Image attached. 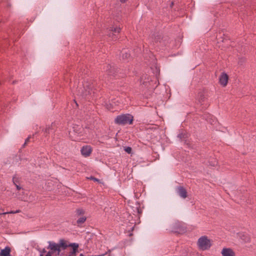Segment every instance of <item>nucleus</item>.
Here are the masks:
<instances>
[{
  "label": "nucleus",
  "instance_id": "1",
  "mask_svg": "<svg viewBox=\"0 0 256 256\" xmlns=\"http://www.w3.org/2000/svg\"><path fill=\"white\" fill-rule=\"evenodd\" d=\"M198 249L200 250H209L212 246V240L208 236H202L196 242Z\"/></svg>",
  "mask_w": 256,
  "mask_h": 256
},
{
  "label": "nucleus",
  "instance_id": "2",
  "mask_svg": "<svg viewBox=\"0 0 256 256\" xmlns=\"http://www.w3.org/2000/svg\"><path fill=\"white\" fill-rule=\"evenodd\" d=\"M132 121L133 116L128 114L118 116L114 120L116 124L122 125H124L128 123L132 124Z\"/></svg>",
  "mask_w": 256,
  "mask_h": 256
},
{
  "label": "nucleus",
  "instance_id": "3",
  "mask_svg": "<svg viewBox=\"0 0 256 256\" xmlns=\"http://www.w3.org/2000/svg\"><path fill=\"white\" fill-rule=\"evenodd\" d=\"M152 78L147 74L142 75L140 79V85L142 87L150 88L152 85Z\"/></svg>",
  "mask_w": 256,
  "mask_h": 256
},
{
  "label": "nucleus",
  "instance_id": "4",
  "mask_svg": "<svg viewBox=\"0 0 256 256\" xmlns=\"http://www.w3.org/2000/svg\"><path fill=\"white\" fill-rule=\"evenodd\" d=\"M121 28L118 26H113L109 28L108 36L112 39L116 38V36L120 32Z\"/></svg>",
  "mask_w": 256,
  "mask_h": 256
},
{
  "label": "nucleus",
  "instance_id": "5",
  "mask_svg": "<svg viewBox=\"0 0 256 256\" xmlns=\"http://www.w3.org/2000/svg\"><path fill=\"white\" fill-rule=\"evenodd\" d=\"M229 79L228 76L225 72H222L219 78V83L223 87L227 86Z\"/></svg>",
  "mask_w": 256,
  "mask_h": 256
},
{
  "label": "nucleus",
  "instance_id": "6",
  "mask_svg": "<svg viewBox=\"0 0 256 256\" xmlns=\"http://www.w3.org/2000/svg\"><path fill=\"white\" fill-rule=\"evenodd\" d=\"M92 152V147L90 146H83L81 149V153L85 157L88 156Z\"/></svg>",
  "mask_w": 256,
  "mask_h": 256
},
{
  "label": "nucleus",
  "instance_id": "7",
  "mask_svg": "<svg viewBox=\"0 0 256 256\" xmlns=\"http://www.w3.org/2000/svg\"><path fill=\"white\" fill-rule=\"evenodd\" d=\"M222 256H235V252L230 248H224L221 252Z\"/></svg>",
  "mask_w": 256,
  "mask_h": 256
},
{
  "label": "nucleus",
  "instance_id": "8",
  "mask_svg": "<svg viewBox=\"0 0 256 256\" xmlns=\"http://www.w3.org/2000/svg\"><path fill=\"white\" fill-rule=\"evenodd\" d=\"M178 192L180 197L186 198L188 196V193L185 188L180 186L178 188Z\"/></svg>",
  "mask_w": 256,
  "mask_h": 256
},
{
  "label": "nucleus",
  "instance_id": "9",
  "mask_svg": "<svg viewBox=\"0 0 256 256\" xmlns=\"http://www.w3.org/2000/svg\"><path fill=\"white\" fill-rule=\"evenodd\" d=\"M206 96L204 92H201L198 93L197 96V100L199 104H202L204 102L206 101Z\"/></svg>",
  "mask_w": 256,
  "mask_h": 256
},
{
  "label": "nucleus",
  "instance_id": "10",
  "mask_svg": "<svg viewBox=\"0 0 256 256\" xmlns=\"http://www.w3.org/2000/svg\"><path fill=\"white\" fill-rule=\"evenodd\" d=\"M10 248L7 246L4 249L1 250L0 256H10Z\"/></svg>",
  "mask_w": 256,
  "mask_h": 256
},
{
  "label": "nucleus",
  "instance_id": "11",
  "mask_svg": "<svg viewBox=\"0 0 256 256\" xmlns=\"http://www.w3.org/2000/svg\"><path fill=\"white\" fill-rule=\"evenodd\" d=\"M122 57L124 60H128L130 58V54L127 50H124L122 52Z\"/></svg>",
  "mask_w": 256,
  "mask_h": 256
},
{
  "label": "nucleus",
  "instance_id": "12",
  "mask_svg": "<svg viewBox=\"0 0 256 256\" xmlns=\"http://www.w3.org/2000/svg\"><path fill=\"white\" fill-rule=\"evenodd\" d=\"M70 246L72 247V250L68 256H76V254L78 252V245L74 244Z\"/></svg>",
  "mask_w": 256,
  "mask_h": 256
},
{
  "label": "nucleus",
  "instance_id": "13",
  "mask_svg": "<svg viewBox=\"0 0 256 256\" xmlns=\"http://www.w3.org/2000/svg\"><path fill=\"white\" fill-rule=\"evenodd\" d=\"M54 123H52L50 124L46 125L44 130V132L46 134H49L50 130H52L54 128Z\"/></svg>",
  "mask_w": 256,
  "mask_h": 256
},
{
  "label": "nucleus",
  "instance_id": "14",
  "mask_svg": "<svg viewBox=\"0 0 256 256\" xmlns=\"http://www.w3.org/2000/svg\"><path fill=\"white\" fill-rule=\"evenodd\" d=\"M84 213L85 212L82 208H78L76 210V214L78 216L84 215Z\"/></svg>",
  "mask_w": 256,
  "mask_h": 256
},
{
  "label": "nucleus",
  "instance_id": "15",
  "mask_svg": "<svg viewBox=\"0 0 256 256\" xmlns=\"http://www.w3.org/2000/svg\"><path fill=\"white\" fill-rule=\"evenodd\" d=\"M86 217H85V216L81 217L78 220L77 223L78 224H83L86 222Z\"/></svg>",
  "mask_w": 256,
  "mask_h": 256
},
{
  "label": "nucleus",
  "instance_id": "16",
  "mask_svg": "<svg viewBox=\"0 0 256 256\" xmlns=\"http://www.w3.org/2000/svg\"><path fill=\"white\" fill-rule=\"evenodd\" d=\"M51 250H58L59 246L55 244H52L50 245Z\"/></svg>",
  "mask_w": 256,
  "mask_h": 256
},
{
  "label": "nucleus",
  "instance_id": "17",
  "mask_svg": "<svg viewBox=\"0 0 256 256\" xmlns=\"http://www.w3.org/2000/svg\"><path fill=\"white\" fill-rule=\"evenodd\" d=\"M88 179H90V180H92L94 182H100V180L94 177V176H90V178H88Z\"/></svg>",
  "mask_w": 256,
  "mask_h": 256
},
{
  "label": "nucleus",
  "instance_id": "18",
  "mask_svg": "<svg viewBox=\"0 0 256 256\" xmlns=\"http://www.w3.org/2000/svg\"><path fill=\"white\" fill-rule=\"evenodd\" d=\"M124 150L128 154H130L132 150L130 147L128 146L124 148Z\"/></svg>",
  "mask_w": 256,
  "mask_h": 256
},
{
  "label": "nucleus",
  "instance_id": "19",
  "mask_svg": "<svg viewBox=\"0 0 256 256\" xmlns=\"http://www.w3.org/2000/svg\"><path fill=\"white\" fill-rule=\"evenodd\" d=\"M19 212H20V210H16V212L12 211V212H4L2 214H14V213Z\"/></svg>",
  "mask_w": 256,
  "mask_h": 256
},
{
  "label": "nucleus",
  "instance_id": "20",
  "mask_svg": "<svg viewBox=\"0 0 256 256\" xmlns=\"http://www.w3.org/2000/svg\"><path fill=\"white\" fill-rule=\"evenodd\" d=\"M30 138V136L26 140L24 146H25L28 142H29Z\"/></svg>",
  "mask_w": 256,
  "mask_h": 256
},
{
  "label": "nucleus",
  "instance_id": "21",
  "mask_svg": "<svg viewBox=\"0 0 256 256\" xmlns=\"http://www.w3.org/2000/svg\"><path fill=\"white\" fill-rule=\"evenodd\" d=\"M218 162L216 161H215L214 163H212V166H215L217 165Z\"/></svg>",
  "mask_w": 256,
  "mask_h": 256
},
{
  "label": "nucleus",
  "instance_id": "22",
  "mask_svg": "<svg viewBox=\"0 0 256 256\" xmlns=\"http://www.w3.org/2000/svg\"><path fill=\"white\" fill-rule=\"evenodd\" d=\"M218 162L216 161H215L214 163H212V166H215L217 165Z\"/></svg>",
  "mask_w": 256,
  "mask_h": 256
},
{
  "label": "nucleus",
  "instance_id": "23",
  "mask_svg": "<svg viewBox=\"0 0 256 256\" xmlns=\"http://www.w3.org/2000/svg\"><path fill=\"white\" fill-rule=\"evenodd\" d=\"M17 190H20V187L18 185H16Z\"/></svg>",
  "mask_w": 256,
  "mask_h": 256
},
{
  "label": "nucleus",
  "instance_id": "24",
  "mask_svg": "<svg viewBox=\"0 0 256 256\" xmlns=\"http://www.w3.org/2000/svg\"><path fill=\"white\" fill-rule=\"evenodd\" d=\"M127 0H120V2L122 3L125 2Z\"/></svg>",
  "mask_w": 256,
  "mask_h": 256
},
{
  "label": "nucleus",
  "instance_id": "25",
  "mask_svg": "<svg viewBox=\"0 0 256 256\" xmlns=\"http://www.w3.org/2000/svg\"><path fill=\"white\" fill-rule=\"evenodd\" d=\"M46 256H51V254H50V252H48L46 254Z\"/></svg>",
  "mask_w": 256,
  "mask_h": 256
}]
</instances>
